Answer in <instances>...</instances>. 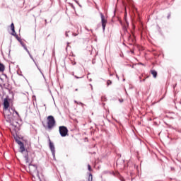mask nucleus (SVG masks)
Returning <instances> with one entry per match:
<instances>
[{"label":"nucleus","mask_w":181,"mask_h":181,"mask_svg":"<svg viewBox=\"0 0 181 181\" xmlns=\"http://www.w3.org/2000/svg\"><path fill=\"white\" fill-rule=\"evenodd\" d=\"M90 87H91V90H93V85L90 84Z\"/></svg>","instance_id":"nucleus-28"},{"label":"nucleus","mask_w":181,"mask_h":181,"mask_svg":"<svg viewBox=\"0 0 181 181\" xmlns=\"http://www.w3.org/2000/svg\"><path fill=\"white\" fill-rule=\"evenodd\" d=\"M12 119H13L12 118V116H9L8 119L7 120V122H11V121H12Z\"/></svg>","instance_id":"nucleus-17"},{"label":"nucleus","mask_w":181,"mask_h":181,"mask_svg":"<svg viewBox=\"0 0 181 181\" xmlns=\"http://www.w3.org/2000/svg\"><path fill=\"white\" fill-rule=\"evenodd\" d=\"M31 59L33 60V62H34L35 66H37V67L39 71H40V73H41L42 74H43V73H42V70H40V68H39V66H37V64L36 63V61H35V59L33 58V57H31Z\"/></svg>","instance_id":"nucleus-10"},{"label":"nucleus","mask_w":181,"mask_h":181,"mask_svg":"<svg viewBox=\"0 0 181 181\" xmlns=\"http://www.w3.org/2000/svg\"><path fill=\"white\" fill-rule=\"evenodd\" d=\"M101 18V23L103 32L105 30V26H107V19H105V16L103 13H100Z\"/></svg>","instance_id":"nucleus-5"},{"label":"nucleus","mask_w":181,"mask_h":181,"mask_svg":"<svg viewBox=\"0 0 181 181\" xmlns=\"http://www.w3.org/2000/svg\"><path fill=\"white\" fill-rule=\"evenodd\" d=\"M151 74L154 78H156V77H158V72L156 70H151Z\"/></svg>","instance_id":"nucleus-9"},{"label":"nucleus","mask_w":181,"mask_h":181,"mask_svg":"<svg viewBox=\"0 0 181 181\" xmlns=\"http://www.w3.org/2000/svg\"><path fill=\"white\" fill-rule=\"evenodd\" d=\"M11 35L13 36H15V37L18 36V35L16 34V32L15 31V30H14V32H12Z\"/></svg>","instance_id":"nucleus-16"},{"label":"nucleus","mask_w":181,"mask_h":181,"mask_svg":"<svg viewBox=\"0 0 181 181\" xmlns=\"http://www.w3.org/2000/svg\"><path fill=\"white\" fill-rule=\"evenodd\" d=\"M88 170H89V172H91V165H88Z\"/></svg>","instance_id":"nucleus-18"},{"label":"nucleus","mask_w":181,"mask_h":181,"mask_svg":"<svg viewBox=\"0 0 181 181\" xmlns=\"http://www.w3.org/2000/svg\"><path fill=\"white\" fill-rule=\"evenodd\" d=\"M78 104H80L81 105H84L81 102L78 103Z\"/></svg>","instance_id":"nucleus-25"},{"label":"nucleus","mask_w":181,"mask_h":181,"mask_svg":"<svg viewBox=\"0 0 181 181\" xmlns=\"http://www.w3.org/2000/svg\"><path fill=\"white\" fill-rule=\"evenodd\" d=\"M107 86H110V84H112V82L111 81V80H107Z\"/></svg>","instance_id":"nucleus-15"},{"label":"nucleus","mask_w":181,"mask_h":181,"mask_svg":"<svg viewBox=\"0 0 181 181\" xmlns=\"http://www.w3.org/2000/svg\"><path fill=\"white\" fill-rule=\"evenodd\" d=\"M142 81H145V78L142 80Z\"/></svg>","instance_id":"nucleus-37"},{"label":"nucleus","mask_w":181,"mask_h":181,"mask_svg":"<svg viewBox=\"0 0 181 181\" xmlns=\"http://www.w3.org/2000/svg\"><path fill=\"white\" fill-rule=\"evenodd\" d=\"M110 76H112V74H110Z\"/></svg>","instance_id":"nucleus-40"},{"label":"nucleus","mask_w":181,"mask_h":181,"mask_svg":"<svg viewBox=\"0 0 181 181\" xmlns=\"http://www.w3.org/2000/svg\"><path fill=\"white\" fill-rule=\"evenodd\" d=\"M88 181H93V175L91 173L89 174Z\"/></svg>","instance_id":"nucleus-13"},{"label":"nucleus","mask_w":181,"mask_h":181,"mask_svg":"<svg viewBox=\"0 0 181 181\" xmlns=\"http://www.w3.org/2000/svg\"><path fill=\"white\" fill-rule=\"evenodd\" d=\"M74 36H77V35H74Z\"/></svg>","instance_id":"nucleus-39"},{"label":"nucleus","mask_w":181,"mask_h":181,"mask_svg":"<svg viewBox=\"0 0 181 181\" xmlns=\"http://www.w3.org/2000/svg\"><path fill=\"white\" fill-rule=\"evenodd\" d=\"M171 170H174V168H171Z\"/></svg>","instance_id":"nucleus-36"},{"label":"nucleus","mask_w":181,"mask_h":181,"mask_svg":"<svg viewBox=\"0 0 181 181\" xmlns=\"http://www.w3.org/2000/svg\"><path fill=\"white\" fill-rule=\"evenodd\" d=\"M170 16H168V19H169Z\"/></svg>","instance_id":"nucleus-35"},{"label":"nucleus","mask_w":181,"mask_h":181,"mask_svg":"<svg viewBox=\"0 0 181 181\" xmlns=\"http://www.w3.org/2000/svg\"><path fill=\"white\" fill-rule=\"evenodd\" d=\"M75 78H81V77H78L77 76H74Z\"/></svg>","instance_id":"nucleus-23"},{"label":"nucleus","mask_w":181,"mask_h":181,"mask_svg":"<svg viewBox=\"0 0 181 181\" xmlns=\"http://www.w3.org/2000/svg\"><path fill=\"white\" fill-rule=\"evenodd\" d=\"M20 43L21 46H23V49L27 52V53H29V49H28L26 45H25V43L23 41H20Z\"/></svg>","instance_id":"nucleus-8"},{"label":"nucleus","mask_w":181,"mask_h":181,"mask_svg":"<svg viewBox=\"0 0 181 181\" xmlns=\"http://www.w3.org/2000/svg\"><path fill=\"white\" fill-rule=\"evenodd\" d=\"M86 30H88V32H93V30H89V29H88V28H86Z\"/></svg>","instance_id":"nucleus-22"},{"label":"nucleus","mask_w":181,"mask_h":181,"mask_svg":"<svg viewBox=\"0 0 181 181\" xmlns=\"http://www.w3.org/2000/svg\"><path fill=\"white\" fill-rule=\"evenodd\" d=\"M49 149L52 152L53 159L56 160V148L54 147V144L52 141H50V138H49Z\"/></svg>","instance_id":"nucleus-3"},{"label":"nucleus","mask_w":181,"mask_h":181,"mask_svg":"<svg viewBox=\"0 0 181 181\" xmlns=\"http://www.w3.org/2000/svg\"><path fill=\"white\" fill-rule=\"evenodd\" d=\"M47 119L48 129H52V128L56 125V120L54 119V117L49 115L47 117Z\"/></svg>","instance_id":"nucleus-2"},{"label":"nucleus","mask_w":181,"mask_h":181,"mask_svg":"<svg viewBox=\"0 0 181 181\" xmlns=\"http://www.w3.org/2000/svg\"><path fill=\"white\" fill-rule=\"evenodd\" d=\"M74 103L75 104H78V103L76 100H75Z\"/></svg>","instance_id":"nucleus-27"},{"label":"nucleus","mask_w":181,"mask_h":181,"mask_svg":"<svg viewBox=\"0 0 181 181\" xmlns=\"http://www.w3.org/2000/svg\"><path fill=\"white\" fill-rule=\"evenodd\" d=\"M59 134L61 136L64 137L69 134V129H67V127L64 126H61L59 127Z\"/></svg>","instance_id":"nucleus-4"},{"label":"nucleus","mask_w":181,"mask_h":181,"mask_svg":"<svg viewBox=\"0 0 181 181\" xmlns=\"http://www.w3.org/2000/svg\"><path fill=\"white\" fill-rule=\"evenodd\" d=\"M119 101L120 103H122V101H124V100H121V99H119Z\"/></svg>","instance_id":"nucleus-29"},{"label":"nucleus","mask_w":181,"mask_h":181,"mask_svg":"<svg viewBox=\"0 0 181 181\" xmlns=\"http://www.w3.org/2000/svg\"><path fill=\"white\" fill-rule=\"evenodd\" d=\"M89 81H92L91 78H90V79H89Z\"/></svg>","instance_id":"nucleus-38"},{"label":"nucleus","mask_w":181,"mask_h":181,"mask_svg":"<svg viewBox=\"0 0 181 181\" xmlns=\"http://www.w3.org/2000/svg\"><path fill=\"white\" fill-rule=\"evenodd\" d=\"M14 112H15L17 115H19V113H18V112H16V110H15Z\"/></svg>","instance_id":"nucleus-24"},{"label":"nucleus","mask_w":181,"mask_h":181,"mask_svg":"<svg viewBox=\"0 0 181 181\" xmlns=\"http://www.w3.org/2000/svg\"><path fill=\"white\" fill-rule=\"evenodd\" d=\"M9 108V101L5 98L4 100V110H8Z\"/></svg>","instance_id":"nucleus-6"},{"label":"nucleus","mask_w":181,"mask_h":181,"mask_svg":"<svg viewBox=\"0 0 181 181\" xmlns=\"http://www.w3.org/2000/svg\"><path fill=\"white\" fill-rule=\"evenodd\" d=\"M69 32H66V33H65V36H66V37H69Z\"/></svg>","instance_id":"nucleus-19"},{"label":"nucleus","mask_w":181,"mask_h":181,"mask_svg":"<svg viewBox=\"0 0 181 181\" xmlns=\"http://www.w3.org/2000/svg\"><path fill=\"white\" fill-rule=\"evenodd\" d=\"M45 23H47V20H45Z\"/></svg>","instance_id":"nucleus-32"},{"label":"nucleus","mask_w":181,"mask_h":181,"mask_svg":"<svg viewBox=\"0 0 181 181\" xmlns=\"http://www.w3.org/2000/svg\"><path fill=\"white\" fill-rule=\"evenodd\" d=\"M75 91H78V88L75 89Z\"/></svg>","instance_id":"nucleus-30"},{"label":"nucleus","mask_w":181,"mask_h":181,"mask_svg":"<svg viewBox=\"0 0 181 181\" xmlns=\"http://www.w3.org/2000/svg\"><path fill=\"white\" fill-rule=\"evenodd\" d=\"M28 54H29L30 59H31L32 57H33L32 56V54H30V52H29V53H28Z\"/></svg>","instance_id":"nucleus-21"},{"label":"nucleus","mask_w":181,"mask_h":181,"mask_svg":"<svg viewBox=\"0 0 181 181\" xmlns=\"http://www.w3.org/2000/svg\"><path fill=\"white\" fill-rule=\"evenodd\" d=\"M5 70V66L0 63V71H4Z\"/></svg>","instance_id":"nucleus-11"},{"label":"nucleus","mask_w":181,"mask_h":181,"mask_svg":"<svg viewBox=\"0 0 181 181\" xmlns=\"http://www.w3.org/2000/svg\"><path fill=\"white\" fill-rule=\"evenodd\" d=\"M74 65H76V62H74V63L73 64V66H74Z\"/></svg>","instance_id":"nucleus-33"},{"label":"nucleus","mask_w":181,"mask_h":181,"mask_svg":"<svg viewBox=\"0 0 181 181\" xmlns=\"http://www.w3.org/2000/svg\"><path fill=\"white\" fill-rule=\"evenodd\" d=\"M11 31L15 32V25L13 24V23H11Z\"/></svg>","instance_id":"nucleus-12"},{"label":"nucleus","mask_w":181,"mask_h":181,"mask_svg":"<svg viewBox=\"0 0 181 181\" xmlns=\"http://www.w3.org/2000/svg\"><path fill=\"white\" fill-rule=\"evenodd\" d=\"M74 1H76V3L79 5V6H81V5H80V4H78V1L77 0H74Z\"/></svg>","instance_id":"nucleus-20"},{"label":"nucleus","mask_w":181,"mask_h":181,"mask_svg":"<svg viewBox=\"0 0 181 181\" xmlns=\"http://www.w3.org/2000/svg\"><path fill=\"white\" fill-rule=\"evenodd\" d=\"M140 64L142 65V66H144V64H142V63H140Z\"/></svg>","instance_id":"nucleus-34"},{"label":"nucleus","mask_w":181,"mask_h":181,"mask_svg":"<svg viewBox=\"0 0 181 181\" xmlns=\"http://www.w3.org/2000/svg\"><path fill=\"white\" fill-rule=\"evenodd\" d=\"M16 38L17 39V40H18V42L21 43V42H22V40L21 38H19V36L16 35Z\"/></svg>","instance_id":"nucleus-14"},{"label":"nucleus","mask_w":181,"mask_h":181,"mask_svg":"<svg viewBox=\"0 0 181 181\" xmlns=\"http://www.w3.org/2000/svg\"><path fill=\"white\" fill-rule=\"evenodd\" d=\"M124 30H127V28H124Z\"/></svg>","instance_id":"nucleus-31"},{"label":"nucleus","mask_w":181,"mask_h":181,"mask_svg":"<svg viewBox=\"0 0 181 181\" xmlns=\"http://www.w3.org/2000/svg\"><path fill=\"white\" fill-rule=\"evenodd\" d=\"M16 142L19 145L20 150L19 152L23 153L26 163H29V154L28 153V150L25 149V144H23V142H22L21 140H16Z\"/></svg>","instance_id":"nucleus-1"},{"label":"nucleus","mask_w":181,"mask_h":181,"mask_svg":"<svg viewBox=\"0 0 181 181\" xmlns=\"http://www.w3.org/2000/svg\"><path fill=\"white\" fill-rule=\"evenodd\" d=\"M29 166H33L34 170L36 171L37 177H38V179H40V176L39 175V171L37 170V165L35 164H29Z\"/></svg>","instance_id":"nucleus-7"},{"label":"nucleus","mask_w":181,"mask_h":181,"mask_svg":"<svg viewBox=\"0 0 181 181\" xmlns=\"http://www.w3.org/2000/svg\"><path fill=\"white\" fill-rule=\"evenodd\" d=\"M117 78H118V80H119V76H118V75H116Z\"/></svg>","instance_id":"nucleus-26"}]
</instances>
